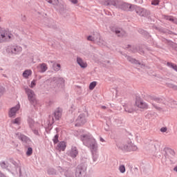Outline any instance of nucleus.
<instances>
[{
    "mask_svg": "<svg viewBox=\"0 0 177 177\" xmlns=\"http://www.w3.org/2000/svg\"><path fill=\"white\" fill-rule=\"evenodd\" d=\"M81 140L85 146H88L93 151H96L97 150V144H96L95 139L92 138V135L89 133L83 135L81 136Z\"/></svg>",
    "mask_w": 177,
    "mask_h": 177,
    "instance_id": "f257e3e1",
    "label": "nucleus"
},
{
    "mask_svg": "<svg viewBox=\"0 0 177 177\" xmlns=\"http://www.w3.org/2000/svg\"><path fill=\"white\" fill-rule=\"evenodd\" d=\"M15 38L13 34L8 29L0 30V44H4L5 42H10L12 39Z\"/></svg>",
    "mask_w": 177,
    "mask_h": 177,
    "instance_id": "f03ea898",
    "label": "nucleus"
},
{
    "mask_svg": "<svg viewBox=\"0 0 177 177\" xmlns=\"http://www.w3.org/2000/svg\"><path fill=\"white\" fill-rule=\"evenodd\" d=\"M26 92L28 95V99L30 102L31 104H33V106H37L38 101L37 100L34 91L30 88H28L26 90Z\"/></svg>",
    "mask_w": 177,
    "mask_h": 177,
    "instance_id": "7ed1b4c3",
    "label": "nucleus"
},
{
    "mask_svg": "<svg viewBox=\"0 0 177 177\" xmlns=\"http://www.w3.org/2000/svg\"><path fill=\"white\" fill-rule=\"evenodd\" d=\"M136 106L138 107V109H141L142 110H147V109H149L147 103L140 99H137L136 100Z\"/></svg>",
    "mask_w": 177,
    "mask_h": 177,
    "instance_id": "20e7f679",
    "label": "nucleus"
},
{
    "mask_svg": "<svg viewBox=\"0 0 177 177\" xmlns=\"http://www.w3.org/2000/svg\"><path fill=\"white\" fill-rule=\"evenodd\" d=\"M103 3L106 6H116V8H119L121 5V2L118 0H104Z\"/></svg>",
    "mask_w": 177,
    "mask_h": 177,
    "instance_id": "39448f33",
    "label": "nucleus"
},
{
    "mask_svg": "<svg viewBox=\"0 0 177 177\" xmlns=\"http://www.w3.org/2000/svg\"><path fill=\"white\" fill-rule=\"evenodd\" d=\"M76 127H81V125H84V124H85V122H86V116L85 115V114L82 113L80 114L77 120H76Z\"/></svg>",
    "mask_w": 177,
    "mask_h": 177,
    "instance_id": "423d86ee",
    "label": "nucleus"
},
{
    "mask_svg": "<svg viewBox=\"0 0 177 177\" xmlns=\"http://www.w3.org/2000/svg\"><path fill=\"white\" fill-rule=\"evenodd\" d=\"M20 109V104L17 105L15 107H12L8 113L9 117H15L16 115V113L18 111V110Z\"/></svg>",
    "mask_w": 177,
    "mask_h": 177,
    "instance_id": "0eeeda50",
    "label": "nucleus"
},
{
    "mask_svg": "<svg viewBox=\"0 0 177 177\" xmlns=\"http://www.w3.org/2000/svg\"><path fill=\"white\" fill-rule=\"evenodd\" d=\"M63 113V109L61 108H57L54 112V117L56 120H59L62 118V114Z\"/></svg>",
    "mask_w": 177,
    "mask_h": 177,
    "instance_id": "6e6552de",
    "label": "nucleus"
},
{
    "mask_svg": "<svg viewBox=\"0 0 177 177\" xmlns=\"http://www.w3.org/2000/svg\"><path fill=\"white\" fill-rule=\"evenodd\" d=\"M77 63L82 68H86V67H88V64H86L85 61H83L80 57L77 58Z\"/></svg>",
    "mask_w": 177,
    "mask_h": 177,
    "instance_id": "1a4fd4ad",
    "label": "nucleus"
},
{
    "mask_svg": "<svg viewBox=\"0 0 177 177\" xmlns=\"http://www.w3.org/2000/svg\"><path fill=\"white\" fill-rule=\"evenodd\" d=\"M66 147L67 145H66V142L64 141H62L57 145L56 149L59 151H64V150H66Z\"/></svg>",
    "mask_w": 177,
    "mask_h": 177,
    "instance_id": "9d476101",
    "label": "nucleus"
},
{
    "mask_svg": "<svg viewBox=\"0 0 177 177\" xmlns=\"http://www.w3.org/2000/svg\"><path fill=\"white\" fill-rule=\"evenodd\" d=\"M129 142H123L121 143L118 145L119 149H121V150H122L123 151H129L128 149H124V147L125 149H129Z\"/></svg>",
    "mask_w": 177,
    "mask_h": 177,
    "instance_id": "9b49d317",
    "label": "nucleus"
},
{
    "mask_svg": "<svg viewBox=\"0 0 177 177\" xmlns=\"http://www.w3.org/2000/svg\"><path fill=\"white\" fill-rule=\"evenodd\" d=\"M123 150H128V151H136V150H138V147L130 143L129 144V148L123 147Z\"/></svg>",
    "mask_w": 177,
    "mask_h": 177,
    "instance_id": "f8f14e48",
    "label": "nucleus"
},
{
    "mask_svg": "<svg viewBox=\"0 0 177 177\" xmlns=\"http://www.w3.org/2000/svg\"><path fill=\"white\" fill-rule=\"evenodd\" d=\"M120 8L123 10H129L132 8V5L127 3H122Z\"/></svg>",
    "mask_w": 177,
    "mask_h": 177,
    "instance_id": "ddd939ff",
    "label": "nucleus"
},
{
    "mask_svg": "<svg viewBox=\"0 0 177 177\" xmlns=\"http://www.w3.org/2000/svg\"><path fill=\"white\" fill-rule=\"evenodd\" d=\"M70 154L71 156L73 157V158H75V157H77V156L78 155V151L77 150V147H72Z\"/></svg>",
    "mask_w": 177,
    "mask_h": 177,
    "instance_id": "4468645a",
    "label": "nucleus"
},
{
    "mask_svg": "<svg viewBox=\"0 0 177 177\" xmlns=\"http://www.w3.org/2000/svg\"><path fill=\"white\" fill-rule=\"evenodd\" d=\"M96 37H93V36H88L87 37V39H88V41H97L98 39H100V35L97 32H96Z\"/></svg>",
    "mask_w": 177,
    "mask_h": 177,
    "instance_id": "2eb2a0df",
    "label": "nucleus"
},
{
    "mask_svg": "<svg viewBox=\"0 0 177 177\" xmlns=\"http://www.w3.org/2000/svg\"><path fill=\"white\" fill-rule=\"evenodd\" d=\"M20 50H21V48L18 46H12L11 48V52L14 55H17V53L20 52Z\"/></svg>",
    "mask_w": 177,
    "mask_h": 177,
    "instance_id": "dca6fc26",
    "label": "nucleus"
},
{
    "mask_svg": "<svg viewBox=\"0 0 177 177\" xmlns=\"http://www.w3.org/2000/svg\"><path fill=\"white\" fill-rule=\"evenodd\" d=\"M39 67L40 68L41 73H45L48 70V66H46V64H40L39 65Z\"/></svg>",
    "mask_w": 177,
    "mask_h": 177,
    "instance_id": "f3484780",
    "label": "nucleus"
},
{
    "mask_svg": "<svg viewBox=\"0 0 177 177\" xmlns=\"http://www.w3.org/2000/svg\"><path fill=\"white\" fill-rule=\"evenodd\" d=\"M31 74H32V71L31 70H26L23 73V77L24 78H28V77H30V75H31Z\"/></svg>",
    "mask_w": 177,
    "mask_h": 177,
    "instance_id": "a211bd4d",
    "label": "nucleus"
},
{
    "mask_svg": "<svg viewBox=\"0 0 177 177\" xmlns=\"http://www.w3.org/2000/svg\"><path fill=\"white\" fill-rule=\"evenodd\" d=\"M124 110L127 113H133V109L132 108V105H129V104L127 105L124 107Z\"/></svg>",
    "mask_w": 177,
    "mask_h": 177,
    "instance_id": "6ab92c4d",
    "label": "nucleus"
},
{
    "mask_svg": "<svg viewBox=\"0 0 177 177\" xmlns=\"http://www.w3.org/2000/svg\"><path fill=\"white\" fill-rule=\"evenodd\" d=\"M165 19H166V20H169V21H172L173 23H176V24H177V19H174V17L165 16Z\"/></svg>",
    "mask_w": 177,
    "mask_h": 177,
    "instance_id": "aec40b11",
    "label": "nucleus"
},
{
    "mask_svg": "<svg viewBox=\"0 0 177 177\" xmlns=\"http://www.w3.org/2000/svg\"><path fill=\"white\" fill-rule=\"evenodd\" d=\"M115 34H117L118 35V37H122V34H124V32L122 31V30H118V29H116L115 30ZM118 34H120V35H118Z\"/></svg>",
    "mask_w": 177,
    "mask_h": 177,
    "instance_id": "412c9836",
    "label": "nucleus"
},
{
    "mask_svg": "<svg viewBox=\"0 0 177 177\" xmlns=\"http://www.w3.org/2000/svg\"><path fill=\"white\" fill-rule=\"evenodd\" d=\"M48 3H52L53 5H57L59 3V0H46Z\"/></svg>",
    "mask_w": 177,
    "mask_h": 177,
    "instance_id": "4be33fe9",
    "label": "nucleus"
},
{
    "mask_svg": "<svg viewBox=\"0 0 177 177\" xmlns=\"http://www.w3.org/2000/svg\"><path fill=\"white\" fill-rule=\"evenodd\" d=\"M12 124H17L19 125L20 122H21V119L20 118H17L15 120L12 121Z\"/></svg>",
    "mask_w": 177,
    "mask_h": 177,
    "instance_id": "5701e85b",
    "label": "nucleus"
},
{
    "mask_svg": "<svg viewBox=\"0 0 177 177\" xmlns=\"http://www.w3.org/2000/svg\"><path fill=\"white\" fill-rule=\"evenodd\" d=\"M96 82H93L89 85V89L91 91H93V89H95V87L96 86Z\"/></svg>",
    "mask_w": 177,
    "mask_h": 177,
    "instance_id": "b1692460",
    "label": "nucleus"
},
{
    "mask_svg": "<svg viewBox=\"0 0 177 177\" xmlns=\"http://www.w3.org/2000/svg\"><path fill=\"white\" fill-rule=\"evenodd\" d=\"M119 170L121 172V174H124L125 172V166L124 165H120L119 167Z\"/></svg>",
    "mask_w": 177,
    "mask_h": 177,
    "instance_id": "393cba45",
    "label": "nucleus"
},
{
    "mask_svg": "<svg viewBox=\"0 0 177 177\" xmlns=\"http://www.w3.org/2000/svg\"><path fill=\"white\" fill-rule=\"evenodd\" d=\"M31 154H32V148L29 147L26 151V155L31 156Z\"/></svg>",
    "mask_w": 177,
    "mask_h": 177,
    "instance_id": "a878e982",
    "label": "nucleus"
},
{
    "mask_svg": "<svg viewBox=\"0 0 177 177\" xmlns=\"http://www.w3.org/2000/svg\"><path fill=\"white\" fill-rule=\"evenodd\" d=\"M53 140L55 144L57 143V142H59V136L55 135L54 138L53 139Z\"/></svg>",
    "mask_w": 177,
    "mask_h": 177,
    "instance_id": "bb28decb",
    "label": "nucleus"
},
{
    "mask_svg": "<svg viewBox=\"0 0 177 177\" xmlns=\"http://www.w3.org/2000/svg\"><path fill=\"white\" fill-rule=\"evenodd\" d=\"M158 3H160V1L158 0H153L151 1V5L156 6L158 5Z\"/></svg>",
    "mask_w": 177,
    "mask_h": 177,
    "instance_id": "cd10ccee",
    "label": "nucleus"
},
{
    "mask_svg": "<svg viewBox=\"0 0 177 177\" xmlns=\"http://www.w3.org/2000/svg\"><path fill=\"white\" fill-rule=\"evenodd\" d=\"M36 82H37L35 80L32 81L30 88H33L34 86H35V85H37Z\"/></svg>",
    "mask_w": 177,
    "mask_h": 177,
    "instance_id": "c85d7f7f",
    "label": "nucleus"
},
{
    "mask_svg": "<svg viewBox=\"0 0 177 177\" xmlns=\"http://www.w3.org/2000/svg\"><path fill=\"white\" fill-rule=\"evenodd\" d=\"M1 167L2 168H6V163H5V162H2L1 164H0Z\"/></svg>",
    "mask_w": 177,
    "mask_h": 177,
    "instance_id": "c756f323",
    "label": "nucleus"
},
{
    "mask_svg": "<svg viewBox=\"0 0 177 177\" xmlns=\"http://www.w3.org/2000/svg\"><path fill=\"white\" fill-rule=\"evenodd\" d=\"M33 122H34V120H32L31 119L28 120V123H29V125L30 127H32Z\"/></svg>",
    "mask_w": 177,
    "mask_h": 177,
    "instance_id": "7c9ffc66",
    "label": "nucleus"
},
{
    "mask_svg": "<svg viewBox=\"0 0 177 177\" xmlns=\"http://www.w3.org/2000/svg\"><path fill=\"white\" fill-rule=\"evenodd\" d=\"M72 3L76 4L78 3V0H69Z\"/></svg>",
    "mask_w": 177,
    "mask_h": 177,
    "instance_id": "2f4dec72",
    "label": "nucleus"
},
{
    "mask_svg": "<svg viewBox=\"0 0 177 177\" xmlns=\"http://www.w3.org/2000/svg\"><path fill=\"white\" fill-rule=\"evenodd\" d=\"M57 68H55V71H59V70H60V64H57Z\"/></svg>",
    "mask_w": 177,
    "mask_h": 177,
    "instance_id": "473e14b6",
    "label": "nucleus"
},
{
    "mask_svg": "<svg viewBox=\"0 0 177 177\" xmlns=\"http://www.w3.org/2000/svg\"><path fill=\"white\" fill-rule=\"evenodd\" d=\"M166 131H167V127H162L160 129V131H162V132H165Z\"/></svg>",
    "mask_w": 177,
    "mask_h": 177,
    "instance_id": "72a5a7b5",
    "label": "nucleus"
},
{
    "mask_svg": "<svg viewBox=\"0 0 177 177\" xmlns=\"http://www.w3.org/2000/svg\"><path fill=\"white\" fill-rule=\"evenodd\" d=\"M100 142H104V139H103L102 137H100Z\"/></svg>",
    "mask_w": 177,
    "mask_h": 177,
    "instance_id": "f704fd0d",
    "label": "nucleus"
},
{
    "mask_svg": "<svg viewBox=\"0 0 177 177\" xmlns=\"http://www.w3.org/2000/svg\"><path fill=\"white\" fill-rule=\"evenodd\" d=\"M93 37V38H97V36H96V33H95Z\"/></svg>",
    "mask_w": 177,
    "mask_h": 177,
    "instance_id": "c9c22d12",
    "label": "nucleus"
},
{
    "mask_svg": "<svg viewBox=\"0 0 177 177\" xmlns=\"http://www.w3.org/2000/svg\"><path fill=\"white\" fill-rule=\"evenodd\" d=\"M60 81H62V82H64V80H63V78H59Z\"/></svg>",
    "mask_w": 177,
    "mask_h": 177,
    "instance_id": "e433bc0d",
    "label": "nucleus"
},
{
    "mask_svg": "<svg viewBox=\"0 0 177 177\" xmlns=\"http://www.w3.org/2000/svg\"><path fill=\"white\" fill-rule=\"evenodd\" d=\"M174 171H176V172H177V167H176L174 168Z\"/></svg>",
    "mask_w": 177,
    "mask_h": 177,
    "instance_id": "4c0bfd02",
    "label": "nucleus"
},
{
    "mask_svg": "<svg viewBox=\"0 0 177 177\" xmlns=\"http://www.w3.org/2000/svg\"><path fill=\"white\" fill-rule=\"evenodd\" d=\"M102 109H106V106H102Z\"/></svg>",
    "mask_w": 177,
    "mask_h": 177,
    "instance_id": "58836bf2",
    "label": "nucleus"
},
{
    "mask_svg": "<svg viewBox=\"0 0 177 177\" xmlns=\"http://www.w3.org/2000/svg\"><path fill=\"white\" fill-rule=\"evenodd\" d=\"M53 67H55V64L53 65Z\"/></svg>",
    "mask_w": 177,
    "mask_h": 177,
    "instance_id": "ea45409f",
    "label": "nucleus"
}]
</instances>
